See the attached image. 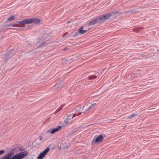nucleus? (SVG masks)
<instances>
[{"label": "nucleus", "mask_w": 159, "mask_h": 159, "mask_svg": "<svg viewBox=\"0 0 159 159\" xmlns=\"http://www.w3.org/2000/svg\"><path fill=\"white\" fill-rule=\"evenodd\" d=\"M69 22H69V21H68V22H67V23H69Z\"/></svg>", "instance_id": "c756f323"}, {"label": "nucleus", "mask_w": 159, "mask_h": 159, "mask_svg": "<svg viewBox=\"0 0 159 159\" xmlns=\"http://www.w3.org/2000/svg\"><path fill=\"white\" fill-rule=\"evenodd\" d=\"M63 107V106H60L57 110L54 112V113L56 114L59 111L61 110Z\"/></svg>", "instance_id": "2eb2a0df"}, {"label": "nucleus", "mask_w": 159, "mask_h": 159, "mask_svg": "<svg viewBox=\"0 0 159 159\" xmlns=\"http://www.w3.org/2000/svg\"><path fill=\"white\" fill-rule=\"evenodd\" d=\"M2 159H4L3 158Z\"/></svg>", "instance_id": "7c9ffc66"}, {"label": "nucleus", "mask_w": 159, "mask_h": 159, "mask_svg": "<svg viewBox=\"0 0 159 159\" xmlns=\"http://www.w3.org/2000/svg\"><path fill=\"white\" fill-rule=\"evenodd\" d=\"M104 138V137L102 134H100L96 138L94 141V139H93L92 142L93 143L100 142Z\"/></svg>", "instance_id": "1a4fd4ad"}, {"label": "nucleus", "mask_w": 159, "mask_h": 159, "mask_svg": "<svg viewBox=\"0 0 159 159\" xmlns=\"http://www.w3.org/2000/svg\"><path fill=\"white\" fill-rule=\"evenodd\" d=\"M49 150V148L47 147L42 153H40L39 156L38 157V159H42L47 154Z\"/></svg>", "instance_id": "39448f33"}, {"label": "nucleus", "mask_w": 159, "mask_h": 159, "mask_svg": "<svg viewBox=\"0 0 159 159\" xmlns=\"http://www.w3.org/2000/svg\"><path fill=\"white\" fill-rule=\"evenodd\" d=\"M28 154V152L26 151L20 152L14 155L10 159H22Z\"/></svg>", "instance_id": "7ed1b4c3"}, {"label": "nucleus", "mask_w": 159, "mask_h": 159, "mask_svg": "<svg viewBox=\"0 0 159 159\" xmlns=\"http://www.w3.org/2000/svg\"><path fill=\"white\" fill-rule=\"evenodd\" d=\"M83 28L81 27L80 29L78 31L75 33L74 35V36H79L80 35L83 34L87 32V30H83Z\"/></svg>", "instance_id": "423d86ee"}, {"label": "nucleus", "mask_w": 159, "mask_h": 159, "mask_svg": "<svg viewBox=\"0 0 159 159\" xmlns=\"http://www.w3.org/2000/svg\"><path fill=\"white\" fill-rule=\"evenodd\" d=\"M137 114H135L134 113H133L131 115L129 116L128 118V119H131L134 117L135 116L137 115Z\"/></svg>", "instance_id": "a211bd4d"}, {"label": "nucleus", "mask_w": 159, "mask_h": 159, "mask_svg": "<svg viewBox=\"0 0 159 159\" xmlns=\"http://www.w3.org/2000/svg\"><path fill=\"white\" fill-rule=\"evenodd\" d=\"M61 128L62 126H57L56 128L53 129L51 131H50V132L52 134H53L56 132H57V131L59 130L60 129H61Z\"/></svg>", "instance_id": "9b49d317"}, {"label": "nucleus", "mask_w": 159, "mask_h": 159, "mask_svg": "<svg viewBox=\"0 0 159 159\" xmlns=\"http://www.w3.org/2000/svg\"><path fill=\"white\" fill-rule=\"evenodd\" d=\"M5 152L4 150H0V155H2Z\"/></svg>", "instance_id": "5701e85b"}, {"label": "nucleus", "mask_w": 159, "mask_h": 159, "mask_svg": "<svg viewBox=\"0 0 159 159\" xmlns=\"http://www.w3.org/2000/svg\"><path fill=\"white\" fill-rule=\"evenodd\" d=\"M97 77V76L95 75H91L89 77V80H92L95 79Z\"/></svg>", "instance_id": "f3484780"}, {"label": "nucleus", "mask_w": 159, "mask_h": 159, "mask_svg": "<svg viewBox=\"0 0 159 159\" xmlns=\"http://www.w3.org/2000/svg\"><path fill=\"white\" fill-rule=\"evenodd\" d=\"M14 154L13 152L9 153L7 155H5L3 157L4 159H9L11 158V157Z\"/></svg>", "instance_id": "f8f14e48"}, {"label": "nucleus", "mask_w": 159, "mask_h": 159, "mask_svg": "<svg viewBox=\"0 0 159 159\" xmlns=\"http://www.w3.org/2000/svg\"><path fill=\"white\" fill-rule=\"evenodd\" d=\"M67 116H70V117H72L73 116H72V114H70Z\"/></svg>", "instance_id": "a878e982"}, {"label": "nucleus", "mask_w": 159, "mask_h": 159, "mask_svg": "<svg viewBox=\"0 0 159 159\" xmlns=\"http://www.w3.org/2000/svg\"><path fill=\"white\" fill-rule=\"evenodd\" d=\"M111 16L110 14L101 16L89 22L88 25L89 26H91L99 23H102L108 19Z\"/></svg>", "instance_id": "f257e3e1"}, {"label": "nucleus", "mask_w": 159, "mask_h": 159, "mask_svg": "<svg viewBox=\"0 0 159 159\" xmlns=\"http://www.w3.org/2000/svg\"><path fill=\"white\" fill-rule=\"evenodd\" d=\"M17 24H16V23L12 24L10 25H9V26H14Z\"/></svg>", "instance_id": "412c9836"}, {"label": "nucleus", "mask_w": 159, "mask_h": 159, "mask_svg": "<svg viewBox=\"0 0 159 159\" xmlns=\"http://www.w3.org/2000/svg\"><path fill=\"white\" fill-rule=\"evenodd\" d=\"M67 49V48H65L64 49H63V50H66Z\"/></svg>", "instance_id": "c85d7f7f"}, {"label": "nucleus", "mask_w": 159, "mask_h": 159, "mask_svg": "<svg viewBox=\"0 0 159 159\" xmlns=\"http://www.w3.org/2000/svg\"><path fill=\"white\" fill-rule=\"evenodd\" d=\"M15 18V17L14 16H11L9 17L7 20V21H9L10 22L11 21L13 20Z\"/></svg>", "instance_id": "4468645a"}, {"label": "nucleus", "mask_w": 159, "mask_h": 159, "mask_svg": "<svg viewBox=\"0 0 159 159\" xmlns=\"http://www.w3.org/2000/svg\"><path fill=\"white\" fill-rule=\"evenodd\" d=\"M45 43V42H43L39 45V47H40L43 46Z\"/></svg>", "instance_id": "b1692460"}, {"label": "nucleus", "mask_w": 159, "mask_h": 159, "mask_svg": "<svg viewBox=\"0 0 159 159\" xmlns=\"http://www.w3.org/2000/svg\"><path fill=\"white\" fill-rule=\"evenodd\" d=\"M142 28H137L134 30V31L136 32H139L140 31Z\"/></svg>", "instance_id": "6ab92c4d"}, {"label": "nucleus", "mask_w": 159, "mask_h": 159, "mask_svg": "<svg viewBox=\"0 0 159 159\" xmlns=\"http://www.w3.org/2000/svg\"><path fill=\"white\" fill-rule=\"evenodd\" d=\"M72 45H75V44L73 43H72Z\"/></svg>", "instance_id": "cd10ccee"}, {"label": "nucleus", "mask_w": 159, "mask_h": 159, "mask_svg": "<svg viewBox=\"0 0 159 159\" xmlns=\"http://www.w3.org/2000/svg\"><path fill=\"white\" fill-rule=\"evenodd\" d=\"M16 52V51L14 49L10 50L9 52L5 55H3L2 57H5V60L6 61H7L10 59L14 55Z\"/></svg>", "instance_id": "20e7f679"}, {"label": "nucleus", "mask_w": 159, "mask_h": 159, "mask_svg": "<svg viewBox=\"0 0 159 159\" xmlns=\"http://www.w3.org/2000/svg\"><path fill=\"white\" fill-rule=\"evenodd\" d=\"M80 57V56H77L76 55H74L73 56L72 58H71V59H70L69 60V61H70V62H71V60H77V59L79 58Z\"/></svg>", "instance_id": "ddd939ff"}, {"label": "nucleus", "mask_w": 159, "mask_h": 159, "mask_svg": "<svg viewBox=\"0 0 159 159\" xmlns=\"http://www.w3.org/2000/svg\"><path fill=\"white\" fill-rule=\"evenodd\" d=\"M40 20L39 19L36 18H27L23 20L19 21L18 22L19 24H22L24 26L25 24H31L33 23H35L36 24H38L39 23Z\"/></svg>", "instance_id": "f03ea898"}, {"label": "nucleus", "mask_w": 159, "mask_h": 159, "mask_svg": "<svg viewBox=\"0 0 159 159\" xmlns=\"http://www.w3.org/2000/svg\"><path fill=\"white\" fill-rule=\"evenodd\" d=\"M5 152L4 150H0V155H2Z\"/></svg>", "instance_id": "4be33fe9"}, {"label": "nucleus", "mask_w": 159, "mask_h": 159, "mask_svg": "<svg viewBox=\"0 0 159 159\" xmlns=\"http://www.w3.org/2000/svg\"><path fill=\"white\" fill-rule=\"evenodd\" d=\"M68 34V32H66L65 33V34H64V35H67Z\"/></svg>", "instance_id": "bb28decb"}, {"label": "nucleus", "mask_w": 159, "mask_h": 159, "mask_svg": "<svg viewBox=\"0 0 159 159\" xmlns=\"http://www.w3.org/2000/svg\"><path fill=\"white\" fill-rule=\"evenodd\" d=\"M83 108H85V110L86 111H88L89 110L93 108L92 105L89 102L87 103V105L83 106Z\"/></svg>", "instance_id": "9d476101"}, {"label": "nucleus", "mask_w": 159, "mask_h": 159, "mask_svg": "<svg viewBox=\"0 0 159 159\" xmlns=\"http://www.w3.org/2000/svg\"><path fill=\"white\" fill-rule=\"evenodd\" d=\"M77 113H75L72 116V117H70V116H67L66 118V119L65 120V121L66 122V124L71 123L72 122V119L77 116Z\"/></svg>", "instance_id": "0eeeda50"}, {"label": "nucleus", "mask_w": 159, "mask_h": 159, "mask_svg": "<svg viewBox=\"0 0 159 159\" xmlns=\"http://www.w3.org/2000/svg\"><path fill=\"white\" fill-rule=\"evenodd\" d=\"M43 137H41V136H40L39 137V140L40 141H41L42 139H43Z\"/></svg>", "instance_id": "393cba45"}, {"label": "nucleus", "mask_w": 159, "mask_h": 159, "mask_svg": "<svg viewBox=\"0 0 159 159\" xmlns=\"http://www.w3.org/2000/svg\"><path fill=\"white\" fill-rule=\"evenodd\" d=\"M62 62L63 64L66 63L67 62V60L66 58H63L62 59Z\"/></svg>", "instance_id": "dca6fc26"}, {"label": "nucleus", "mask_w": 159, "mask_h": 159, "mask_svg": "<svg viewBox=\"0 0 159 159\" xmlns=\"http://www.w3.org/2000/svg\"><path fill=\"white\" fill-rule=\"evenodd\" d=\"M90 104L92 105V107H93L94 106L96 105V103H94L93 102H92L91 103H90Z\"/></svg>", "instance_id": "aec40b11"}, {"label": "nucleus", "mask_w": 159, "mask_h": 159, "mask_svg": "<svg viewBox=\"0 0 159 159\" xmlns=\"http://www.w3.org/2000/svg\"><path fill=\"white\" fill-rule=\"evenodd\" d=\"M76 112L77 113V116L79 115L81 113H86L87 111H86L85 110V108H83V106L82 108H79L78 109L77 108L76 110Z\"/></svg>", "instance_id": "6e6552de"}]
</instances>
